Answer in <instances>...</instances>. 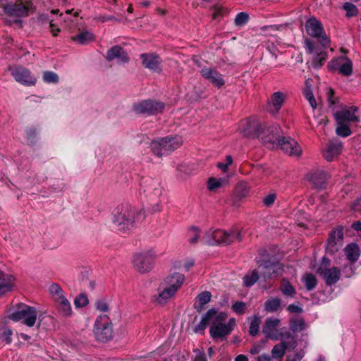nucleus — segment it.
Segmentation results:
<instances>
[{
  "instance_id": "obj_1",
  "label": "nucleus",
  "mask_w": 361,
  "mask_h": 361,
  "mask_svg": "<svg viewBox=\"0 0 361 361\" xmlns=\"http://www.w3.org/2000/svg\"><path fill=\"white\" fill-rule=\"evenodd\" d=\"M184 280V275L180 273L168 276L159 284L158 293L153 295L152 300L159 305L165 304L181 287Z\"/></svg>"
},
{
  "instance_id": "obj_2",
  "label": "nucleus",
  "mask_w": 361,
  "mask_h": 361,
  "mask_svg": "<svg viewBox=\"0 0 361 361\" xmlns=\"http://www.w3.org/2000/svg\"><path fill=\"white\" fill-rule=\"evenodd\" d=\"M145 218L144 214L140 211L136 213L135 210L128 205L117 207L113 212V223L119 231L126 232L130 230L135 222Z\"/></svg>"
},
{
  "instance_id": "obj_3",
  "label": "nucleus",
  "mask_w": 361,
  "mask_h": 361,
  "mask_svg": "<svg viewBox=\"0 0 361 361\" xmlns=\"http://www.w3.org/2000/svg\"><path fill=\"white\" fill-rule=\"evenodd\" d=\"M182 143L180 136H166L152 141L150 149L154 155L161 157L178 149Z\"/></svg>"
},
{
  "instance_id": "obj_4",
  "label": "nucleus",
  "mask_w": 361,
  "mask_h": 361,
  "mask_svg": "<svg viewBox=\"0 0 361 361\" xmlns=\"http://www.w3.org/2000/svg\"><path fill=\"white\" fill-rule=\"evenodd\" d=\"M235 239L241 240L240 232L237 229H232L230 231L217 229L208 230L203 240L209 245H228L232 243Z\"/></svg>"
},
{
  "instance_id": "obj_5",
  "label": "nucleus",
  "mask_w": 361,
  "mask_h": 361,
  "mask_svg": "<svg viewBox=\"0 0 361 361\" xmlns=\"http://www.w3.org/2000/svg\"><path fill=\"white\" fill-rule=\"evenodd\" d=\"M37 316L35 307L20 303L17 310L9 315V319L15 322L22 321L26 326L32 327L36 322Z\"/></svg>"
},
{
  "instance_id": "obj_6",
  "label": "nucleus",
  "mask_w": 361,
  "mask_h": 361,
  "mask_svg": "<svg viewBox=\"0 0 361 361\" xmlns=\"http://www.w3.org/2000/svg\"><path fill=\"white\" fill-rule=\"evenodd\" d=\"M94 334L96 339L101 342H106L112 338L111 322L106 314H101L97 317L94 325Z\"/></svg>"
},
{
  "instance_id": "obj_7",
  "label": "nucleus",
  "mask_w": 361,
  "mask_h": 361,
  "mask_svg": "<svg viewBox=\"0 0 361 361\" xmlns=\"http://www.w3.org/2000/svg\"><path fill=\"white\" fill-rule=\"evenodd\" d=\"M157 256V252L154 249L135 254L133 257L135 268L140 273L149 271L153 267Z\"/></svg>"
},
{
  "instance_id": "obj_8",
  "label": "nucleus",
  "mask_w": 361,
  "mask_h": 361,
  "mask_svg": "<svg viewBox=\"0 0 361 361\" xmlns=\"http://www.w3.org/2000/svg\"><path fill=\"white\" fill-rule=\"evenodd\" d=\"M307 33L312 37L318 38L324 47H328L330 39L326 35L322 24L316 18H309L305 23Z\"/></svg>"
},
{
  "instance_id": "obj_9",
  "label": "nucleus",
  "mask_w": 361,
  "mask_h": 361,
  "mask_svg": "<svg viewBox=\"0 0 361 361\" xmlns=\"http://www.w3.org/2000/svg\"><path fill=\"white\" fill-rule=\"evenodd\" d=\"M280 324V320L277 318L269 317L266 319L262 329V332L265 336L271 340L279 341L282 338H289L291 334L288 331L279 332L277 326Z\"/></svg>"
},
{
  "instance_id": "obj_10",
  "label": "nucleus",
  "mask_w": 361,
  "mask_h": 361,
  "mask_svg": "<svg viewBox=\"0 0 361 361\" xmlns=\"http://www.w3.org/2000/svg\"><path fill=\"white\" fill-rule=\"evenodd\" d=\"M268 135H265V128L262 126H258L256 130V136L268 147H275L277 146L280 128L278 125H272L267 128Z\"/></svg>"
},
{
  "instance_id": "obj_11",
  "label": "nucleus",
  "mask_w": 361,
  "mask_h": 361,
  "mask_svg": "<svg viewBox=\"0 0 361 361\" xmlns=\"http://www.w3.org/2000/svg\"><path fill=\"white\" fill-rule=\"evenodd\" d=\"M330 265V260L324 257L322 264L317 269V273L323 276L327 286L335 284L341 276V271L337 267L327 268Z\"/></svg>"
},
{
  "instance_id": "obj_12",
  "label": "nucleus",
  "mask_w": 361,
  "mask_h": 361,
  "mask_svg": "<svg viewBox=\"0 0 361 361\" xmlns=\"http://www.w3.org/2000/svg\"><path fill=\"white\" fill-rule=\"evenodd\" d=\"M164 109V104L153 100H143L133 105V110L140 114L154 115L161 112Z\"/></svg>"
},
{
  "instance_id": "obj_13",
  "label": "nucleus",
  "mask_w": 361,
  "mask_h": 361,
  "mask_svg": "<svg viewBox=\"0 0 361 361\" xmlns=\"http://www.w3.org/2000/svg\"><path fill=\"white\" fill-rule=\"evenodd\" d=\"M235 326V319L234 318H231L226 324L213 323L209 329L210 336L214 340L219 338L224 340L231 333Z\"/></svg>"
},
{
  "instance_id": "obj_14",
  "label": "nucleus",
  "mask_w": 361,
  "mask_h": 361,
  "mask_svg": "<svg viewBox=\"0 0 361 361\" xmlns=\"http://www.w3.org/2000/svg\"><path fill=\"white\" fill-rule=\"evenodd\" d=\"M140 192L146 195H153L159 197L161 195L163 188L159 179H154L151 177L142 178L140 180Z\"/></svg>"
},
{
  "instance_id": "obj_15",
  "label": "nucleus",
  "mask_w": 361,
  "mask_h": 361,
  "mask_svg": "<svg viewBox=\"0 0 361 361\" xmlns=\"http://www.w3.org/2000/svg\"><path fill=\"white\" fill-rule=\"evenodd\" d=\"M259 267H262L264 271L262 275L264 279L277 278L283 272V264L279 262L258 261Z\"/></svg>"
},
{
  "instance_id": "obj_16",
  "label": "nucleus",
  "mask_w": 361,
  "mask_h": 361,
  "mask_svg": "<svg viewBox=\"0 0 361 361\" xmlns=\"http://www.w3.org/2000/svg\"><path fill=\"white\" fill-rule=\"evenodd\" d=\"M329 67L344 76L348 77L353 73V62L345 56H338L332 59L329 63Z\"/></svg>"
},
{
  "instance_id": "obj_17",
  "label": "nucleus",
  "mask_w": 361,
  "mask_h": 361,
  "mask_svg": "<svg viewBox=\"0 0 361 361\" xmlns=\"http://www.w3.org/2000/svg\"><path fill=\"white\" fill-rule=\"evenodd\" d=\"M286 154L293 156H300L302 149L297 141L290 137H283L278 140L277 146Z\"/></svg>"
},
{
  "instance_id": "obj_18",
  "label": "nucleus",
  "mask_w": 361,
  "mask_h": 361,
  "mask_svg": "<svg viewBox=\"0 0 361 361\" xmlns=\"http://www.w3.org/2000/svg\"><path fill=\"white\" fill-rule=\"evenodd\" d=\"M142 66L154 72H161V59L154 53H144L140 55Z\"/></svg>"
},
{
  "instance_id": "obj_19",
  "label": "nucleus",
  "mask_w": 361,
  "mask_h": 361,
  "mask_svg": "<svg viewBox=\"0 0 361 361\" xmlns=\"http://www.w3.org/2000/svg\"><path fill=\"white\" fill-rule=\"evenodd\" d=\"M343 229L337 228L333 230L328 239L326 250L331 253L337 252L343 245Z\"/></svg>"
},
{
  "instance_id": "obj_20",
  "label": "nucleus",
  "mask_w": 361,
  "mask_h": 361,
  "mask_svg": "<svg viewBox=\"0 0 361 361\" xmlns=\"http://www.w3.org/2000/svg\"><path fill=\"white\" fill-rule=\"evenodd\" d=\"M11 75L17 82L27 86L35 85L37 80L30 72L23 67H18L11 70Z\"/></svg>"
},
{
  "instance_id": "obj_21",
  "label": "nucleus",
  "mask_w": 361,
  "mask_h": 361,
  "mask_svg": "<svg viewBox=\"0 0 361 361\" xmlns=\"http://www.w3.org/2000/svg\"><path fill=\"white\" fill-rule=\"evenodd\" d=\"M327 178L328 174L320 169L313 170L306 175V180L309 181L314 188L318 189L325 188Z\"/></svg>"
},
{
  "instance_id": "obj_22",
  "label": "nucleus",
  "mask_w": 361,
  "mask_h": 361,
  "mask_svg": "<svg viewBox=\"0 0 361 361\" xmlns=\"http://www.w3.org/2000/svg\"><path fill=\"white\" fill-rule=\"evenodd\" d=\"M200 73L204 79L217 87H221L225 83L222 75L214 68L204 67L202 68Z\"/></svg>"
},
{
  "instance_id": "obj_23",
  "label": "nucleus",
  "mask_w": 361,
  "mask_h": 361,
  "mask_svg": "<svg viewBox=\"0 0 361 361\" xmlns=\"http://www.w3.org/2000/svg\"><path fill=\"white\" fill-rule=\"evenodd\" d=\"M106 59L109 61L117 59L120 63H127L129 61L128 53L120 46H113L108 50Z\"/></svg>"
},
{
  "instance_id": "obj_24",
  "label": "nucleus",
  "mask_w": 361,
  "mask_h": 361,
  "mask_svg": "<svg viewBox=\"0 0 361 361\" xmlns=\"http://www.w3.org/2000/svg\"><path fill=\"white\" fill-rule=\"evenodd\" d=\"M357 111L356 106L347 107L345 106L341 111H338L334 114V117L336 122H346V121H358V118L355 115V113Z\"/></svg>"
},
{
  "instance_id": "obj_25",
  "label": "nucleus",
  "mask_w": 361,
  "mask_h": 361,
  "mask_svg": "<svg viewBox=\"0 0 361 361\" xmlns=\"http://www.w3.org/2000/svg\"><path fill=\"white\" fill-rule=\"evenodd\" d=\"M4 12L13 17H25L28 16V8L23 4H8L4 8Z\"/></svg>"
},
{
  "instance_id": "obj_26",
  "label": "nucleus",
  "mask_w": 361,
  "mask_h": 361,
  "mask_svg": "<svg viewBox=\"0 0 361 361\" xmlns=\"http://www.w3.org/2000/svg\"><path fill=\"white\" fill-rule=\"evenodd\" d=\"M285 100V95L281 92H274L269 101L268 111L275 114L279 112Z\"/></svg>"
},
{
  "instance_id": "obj_27",
  "label": "nucleus",
  "mask_w": 361,
  "mask_h": 361,
  "mask_svg": "<svg viewBox=\"0 0 361 361\" xmlns=\"http://www.w3.org/2000/svg\"><path fill=\"white\" fill-rule=\"evenodd\" d=\"M14 281L13 275L6 274L0 269V296L12 290Z\"/></svg>"
},
{
  "instance_id": "obj_28",
  "label": "nucleus",
  "mask_w": 361,
  "mask_h": 361,
  "mask_svg": "<svg viewBox=\"0 0 361 361\" xmlns=\"http://www.w3.org/2000/svg\"><path fill=\"white\" fill-rule=\"evenodd\" d=\"M342 149V144L338 141H330L324 149L323 155L324 158L331 161L338 156Z\"/></svg>"
},
{
  "instance_id": "obj_29",
  "label": "nucleus",
  "mask_w": 361,
  "mask_h": 361,
  "mask_svg": "<svg viewBox=\"0 0 361 361\" xmlns=\"http://www.w3.org/2000/svg\"><path fill=\"white\" fill-rule=\"evenodd\" d=\"M216 310L212 308L209 310L207 313L203 316L200 323L195 326V331L197 333L202 334L207 328V324L211 321L213 317L216 314Z\"/></svg>"
},
{
  "instance_id": "obj_30",
  "label": "nucleus",
  "mask_w": 361,
  "mask_h": 361,
  "mask_svg": "<svg viewBox=\"0 0 361 361\" xmlns=\"http://www.w3.org/2000/svg\"><path fill=\"white\" fill-rule=\"evenodd\" d=\"M288 346V343L285 341L275 345L271 352L272 358L281 360L286 353Z\"/></svg>"
},
{
  "instance_id": "obj_31",
  "label": "nucleus",
  "mask_w": 361,
  "mask_h": 361,
  "mask_svg": "<svg viewBox=\"0 0 361 361\" xmlns=\"http://www.w3.org/2000/svg\"><path fill=\"white\" fill-rule=\"evenodd\" d=\"M345 254L350 262H355L360 256L359 247L355 243L349 244L345 248Z\"/></svg>"
},
{
  "instance_id": "obj_32",
  "label": "nucleus",
  "mask_w": 361,
  "mask_h": 361,
  "mask_svg": "<svg viewBox=\"0 0 361 361\" xmlns=\"http://www.w3.org/2000/svg\"><path fill=\"white\" fill-rule=\"evenodd\" d=\"M71 39L79 44L85 45L92 42L94 39V37L92 33L88 31H83L78 35L72 37Z\"/></svg>"
},
{
  "instance_id": "obj_33",
  "label": "nucleus",
  "mask_w": 361,
  "mask_h": 361,
  "mask_svg": "<svg viewBox=\"0 0 361 361\" xmlns=\"http://www.w3.org/2000/svg\"><path fill=\"white\" fill-rule=\"evenodd\" d=\"M307 327L302 318L293 317L290 320V329L293 332H300Z\"/></svg>"
},
{
  "instance_id": "obj_34",
  "label": "nucleus",
  "mask_w": 361,
  "mask_h": 361,
  "mask_svg": "<svg viewBox=\"0 0 361 361\" xmlns=\"http://www.w3.org/2000/svg\"><path fill=\"white\" fill-rule=\"evenodd\" d=\"M281 300L278 298H271L264 302V310L268 312H275L280 310Z\"/></svg>"
},
{
  "instance_id": "obj_35",
  "label": "nucleus",
  "mask_w": 361,
  "mask_h": 361,
  "mask_svg": "<svg viewBox=\"0 0 361 361\" xmlns=\"http://www.w3.org/2000/svg\"><path fill=\"white\" fill-rule=\"evenodd\" d=\"M59 310L61 314L68 317L72 314L71 305L66 297L56 302Z\"/></svg>"
},
{
  "instance_id": "obj_36",
  "label": "nucleus",
  "mask_w": 361,
  "mask_h": 361,
  "mask_svg": "<svg viewBox=\"0 0 361 361\" xmlns=\"http://www.w3.org/2000/svg\"><path fill=\"white\" fill-rule=\"evenodd\" d=\"M49 292L56 302L66 297L63 289L57 283H52L49 288Z\"/></svg>"
},
{
  "instance_id": "obj_37",
  "label": "nucleus",
  "mask_w": 361,
  "mask_h": 361,
  "mask_svg": "<svg viewBox=\"0 0 361 361\" xmlns=\"http://www.w3.org/2000/svg\"><path fill=\"white\" fill-rule=\"evenodd\" d=\"M280 290L282 293L287 297L294 298L296 294L295 288L286 279H283L281 281Z\"/></svg>"
},
{
  "instance_id": "obj_38",
  "label": "nucleus",
  "mask_w": 361,
  "mask_h": 361,
  "mask_svg": "<svg viewBox=\"0 0 361 361\" xmlns=\"http://www.w3.org/2000/svg\"><path fill=\"white\" fill-rule=\"evenodd\" d=\"M211 293L209 291H204L199 294L196 299L195 308L200 310L202 307L211 300Z\"/></svg>"
},
{
  "instance_id": "obj_39",
  "label": "nucleus",
  "mask_w": 361,
  "mask_h": 361,
  "mask_svg": "<svg viewBox=\"0 0 361 361\" xmlns=\"http://www.w3.org/2000/svg\"><path fill=\"white\" fill-rule=\"evenodd\" d=\"M12 331L6 326L5 325L0 326V345L4 341L7 344H10L12 342Z\"/></svg>"
},
{
  "instance_id": "obj_40",
  "label": "nucleus",
  "mask_w": 361,
  "mask_h": 361,
  "mask_svg": "<svg viewBox=\"0 0 361 361\" xmlns=\"http://www.w3.org/2000/svg\"><path fill=\"white\" fill-rule=\"evenodd\" d=\"M259 279V273L256 269H253L243 277V284L246 287H251Z\"/></svg>"
},
{
  "instance_id": "obj_41",
  "label": "nucleus",
  "mask_w": 361,
  "mask_h": 361,
  "mask_svg": "<svg viewBox=\"0 0 361 361\" xmlns=\"http://www.w3.org/2000/svg\"><path fill=\"white\" fill-rule=\"evenodd\" d=\"M302 282L304 283V285L305 288L308 290H312L315 288L317 284V280L314 275L312 274H306L302 277Z\"/></svg>"
},
{
  "instance_id": "obj_42",
  "label": "nucleus",
  "mask_w": 361,
  "mask_h": 361,
  "mask_svg": "<svg viewBox=\"0 0 361 361\" xmlns=\"http://www.w3.org/2000/svg\"><path fill=\"white\" fill-rule=\"evenodd\" d=\"M345 122H337V127L336 128V133L338 136L346 137L351 135L352 132L350 127L344 123Z\"/></svg>"
},
{
  "instance_id": "obj_43",
  "label": "nucleus",
  "mask_w": 361,
  "mask_h": 361,
  "mask_svg": "<svg viewBox=\"0 0 361 361\" xmlns=\"http://www.w3.org/2000/svg\"><path fill=\"white\" fill-rule=\"evenodd\" d=\"M249 15L245 12L238 13L235 18L234 23L238 27H243L246 25L249 20Z\"/></svg>"
},
{
  "instance_id": "obj_44",
  "label": "nucleus",
  "mask_w": 361,
  "mask_h": 361,
  "mask_svg": "<svg viewBox=\"0 0 361 361\" xmlns=\"http://www.w3.org/2000/svg\"><path fill=\"white\" fill-rule=\"evenodd\" d=\"M260 319L259 317L255 316L250 324L249 333L251 336H255L259 332Z\"/></svg>"
},
{
  "instance_id": "obj_45",
  "label": "nucleus",
  "mask_w": 361,
  "mask_h": 361,
  "mask_svg": "<svg viewBox=\"0 0 361 361\" xmlns=\"http://www.w3.org/2000/svg\"><path fill=\"white\" fill-rule=\"evenodd\" d=\"M343 8L346 11V16L348 18L355 16L358 13L356 6L350 2L345 3Z\"/></svg>"
},
{
  "instance_id": "obj_46",
  "label": "nucleus",
  "mask_w": 361,
  "mask_h": 361,
  "mask_svg": "<svg viewBox=\"0 0 361 361\" xmlns=\"http://www.w3.org/2000/svg\"><path fill=\"white\" fill-rule=\"evenodd\" d=\"M303 94L306 99L309 102L311 107L315 109L317 108V102L310 87H306L304 90Z\"/></svg>"
},
{
  "instance_id": "obj_47",
  "label": "nucleus",
  "mask_w": 361,
  "mask_h": 361,
  "mask_svg": "<svg viewBox=\"0 0 361 361\" xmlns=\"http://www.w3.org/2000/svg\"><path fill=\"white\" fill-rule=\"evenodd\" d=\"M43 80L47 83H57L59 82V76L52 71H46L43 73Z\"/></svg>"
},
{
  "instance_id": "obj_48",
  "label": "nucleus",
  "mask_w": 361,
  "mask_h": 361,
  "mask_svg": "<svg viewBox=\"0 0 361 361\" xmlns=\"http://www.w3.org/2000/svg\"><path fill=\"white\" fill-rule=\"evenodd\" d=\"M200 238V230L197 227H192L189 231V242L195 244Z\"/></svg>"
},
{
  "instance_id": "obj_49",
  "label": "nucleus",
  "mask_w": 361,
  "mask_h": 361,
  "mask_svg": "<svg viewBox=\"0 0 361 361\" xmlns=\"http://www.w3.org/2000/svg\"><path fill=\"white\" fill-rule=\"evenodd\" d=\"M232 309L237 314H243L245 309V303L241 301H237L233 304Z\"/></svg>"
},
{
  "instance_id": "obj_50",
  "label": "nucleus",
  "mask_w": 361,
  "mask_h": 361,
  "mask_svg": "<svg viewBox=\"0 0 361 361\" xmlns=\"http://www.w3.org/2000/svg\"><path fill=\"white\" fill-rule=\"evenodd\" d=\"M88 304V299L85 295H80L74 300V305L76 307H82Z\"/></svg>"
},
{
  "instance_id": "obj_51",
  "label": "nucleus",
  "mask_w": 361,
  "mask_h": 361,
  "mask_svg": "<svg viewBox=\"0 0 361 361\" xmlns=\"http://www.w3.org/2000/svg\"><path fill=\"white\" fill-rule=\"evenodd\" d=\"M232 162V157L231 155H227L226 157V163L219 162L217 164V167L221 169L224 172H226L228 166L231 165Z\"/></svg>"
},
{
  "instance_id": "obj_52",
  "label": "nucleus",
  "mask_w": 361,
  "mask_h": 361,
  "mask_svg": "<svg viewBox=\"0 0 361 361\" xmlns=\"http://www.w3.org/2000/svg\"><path fill=\"white\" fill-rule=\"evenodd\" d=\"M221 186V182L214 178H210L208 180V189L214 190Z\"/></svg>"
},
{
  "instance_id": "obj_53",
  "label": "nucleus",
  "mask_w": 361,
  "mask_h": 361,
  "mask_svg": "<svg viewBox=\"0 0 361 361\" xmlns=\"http://www.w3.org/2000/svg\"><path fill=\"white\" fill-rule=\"evenodd\" d=\"M325 60L326 59L322 54H317L312 61L314 67L319 68L323 65Z\"/></svg>"
},
{
  "instance_id": "obj_54",
  "label": "nucleus",
  "mask_w": 361,
  "mask_h": 361,
  "mask_svg": "<svg viewBox=\"0 0 361 361\" xmlns=\"http://www.w3.org/2000/svg\"><path fill=\"white\" fill-rule=\"evenodd\" d=\"M97 310L102 312H106L109 310L107 302L104 300H99L95 303Z\"/></svg>"
},
{
  "instance_id": "obj_55",
  "label": "nucleus",
  "mask_w": 361,
  "mask_h": 361,
  "mask_svg": "<svg viewBox=\"0 0 361 361\" xmlns=\"http://www.w3.org/2000/svg\"><path fill=\"white\" fill-rule=\"evenodd\" d=\"M276 198V194L271 193V194L267 195L264 198L263 202H264V205H266L267 207H269L274 203Z\"/></svg>"
},
{
  "instance_id": "obj_56",
  "label": "nucleus",
  "mask_w": 361,
  "mask_h": 361,
  "mask_svg": "<svg viewBox=\"0 0 361 361\" xmlns=\"http://www.w3.org/2000/svg\"><path fill=\"white\" fill-rule=\"evenodd\" d=\"M227 318V314L223 312L219 313H216V314L213 317L212 319H214L213 323H222L223 321H225Z\"/></svg>"
},
{
  "instance_id": "obj_57",
  "label": "nucleus",
  "mask_w": 361,
  "mask_h": 361,
  "mask_svg": "<svg viewBox=\"0 0 361 361\" xmlns=\"http://www.w3.org/2000/svg\"><path fill=\"white\" fill-rule=\"evenodd\" d=\"M305 47L308 54H312L314 52L315 50V44L313 41L310 39H305Z\"/></svg>"
},
{
  "instance_id": "obj_58",
  "label": "nucleus",
  "mask_w": 361,
  "mask_h": 361,
  "mask_svg": "<svg viewBox=\"0 0 361 361\" xmlns=\"http://www.w3.org/2000/svg\"><path fill=\"white\" fill-rule=\"evenodd\" d=\"M195 356L194 357V361H207L204 351L195 350Z\"/></svg>"
},
{
  "instance_id": "obj_59",
  "label": "nucleus",
  "mask_w": 361,
  "mask_h": 361,
  "mask_svg": "<svg viewBox=\"0 0 361 361\" xmlns=\"http://www.w3.org/2000/svg\"><path fill=\"white\" fill-rule=\"evenodd\" d=\"M287 310L291 313H300L302 312V309L295 304L289 305Z\"/></svg>"
},
{
  "instance_id": "obj_60",
  "label": "nucleus",
  "mask_w": 361,
  "mask_h": 361,
  "mask_svg": "<svg viewBox=\"0 0 361 361\" xmlns=\"http://www.w3.org/2000/svg\"><path fill=\"white\" fill-rule=\"evenodd\" d=\"M272 359L273 358L271 355L264 353L262 354L261 355H259L257 357L256 361H271Z\"/></svg>"
},
{
  "instance_id": "obj_61",
  "label": "nucleus",
  "mask_w": 361,
  "mask_h": 361,
  "mask_svg": "<svg viewBox=\"0 0 361 361\" xmlns=\"http://www.w3.org/2000/svg\"><path fill=\"white\" fill-rule=\"evenodd\" d=\"M334 90L331 89L329 90V91L328 92V102H329L330 106H333L336 103V101L334 97Z\"/></svg>"
},
{
  "instance_id": "obj_62",
  "label": "nucleus",
  "mask_w": 361,
  "mask_h": 361,
  "mask_svg": "<svg viewBox=\"0 0 361 361\" xmlns=\"http://www.w3.org/2000/svg\"><path fill=\"white\" fill-rule=\"evenodd\" d=\"M303 357H304V353L299 352V353H295L293 357H292L291 359L295 361H300Z\"/></svg>"
},
{
  "instance_id": "obj_63",
  "label": "nucleus",
  "mask_w": 361,
  "mask_h": 361,
  "mask_svg": "<svg viewBox=\"0 0 361 361\" xmlns=\"http://www.w3.org/2000/svg\"><path fill=\"white\" fill-rule=\"evenodd\" d=\"M260 350H261L260 345H255L250 348V353L252 355H257L260 352Z\"/></svg>"
},
{
  "instance_id": "obj_64",
  "label": "nucleus",
  "mask_w": 361,
  "mask_h": 361,
  "mask_svg": "<svg viewBox=\"0 0 361 361\" xmlns=\"http://www.w3.org/2000/svg\"><path fill=\"white\" fill-rule=\"evenodd\" d=\"M354 211H361V200H357L353 206Z\"/></svg>"
}]
</instances>
